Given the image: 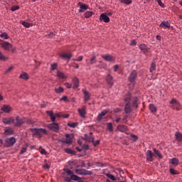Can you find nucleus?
Segmentation results:
<instances>
[{
	"label": "nucleus",
	"instance_id": "obj_1",
	"mask_svg": "<svg viewBox=\"0 0 182 182\" xmlns=\"http://www.w3.org/2000/svg\"><path fill=\"white\" fill-rule=\"evenodd\" d=\"M31 131L32 132V133H33V136H36L38 139H42L43 134H49V132H48V130L42 128H33L31 129Z\"/></svg>",
	"mask_w": 182,
	"mask_h": 182
},
{
	"label": "nucleus",
	"instance_id": "obj_2",
	"mask_svg": "<svg viewBox=\"0 0 182 182\" xmlns=\"http://www.w3.org/2000/svg\"><path fill=\"white\" fill-rule=\"evenodd\" d=\"M136 79H137V71L136 70H132L129 76L128 77V80L130 82V83H132V85H134L136 83Z\"/></svg>",
	"mask_w": 182,
	"mask_h": 182
},
{
	"label": "nucleus",
	"instance_id": "obj_3",
	"mask_svg": "<svg viewBox=\"0 0 182 182\" xmlns=\"http://www.w3.org/2000/svg\"><path fill=\"white\" fill-rule=\"evenodd\" d=\"M16 143V139L14 136H11L10 138H7L5 140V146L6 147H12L14 144Z\"/></svg>",
	"mask_w": 182,
	"mask_h": 182
},
{
	"label": "nucleus",
	"instance_id": "obj_4",
	"mask_svg": "<svg viewBox=\"0 0 182 182\" xmlns=\"http://www.w3.org/2000/svg\"><path fill=\"white\" fill-rule=\"evenodd\" d=\"M170 105L171 107H172V109H176V110H180V109H181V105H180V102L174 98L170 102Z\"/></svg>",
	"mask_w": 182,
	"mask_h": 182
},
{
	"label": "nucleus",
	"instance_id": "obj_5",
	"mask_svg": "<svg viewBox=\"0 0 182 182\" xmlns=\"http://www.w3.org/2000/svg\"><path fill=\"white\" fill-rule=\"evenodd\" d=\"M48 128L50 129V130H51L52 132H55V133H58L59 130H60V128L59 127V124L56 122L49 124L48 125Z\"/></svg>",
	"mask_w": 182,
	"mask_h": 182
},
{
	"label": "nucleus",
	"instance_id": "obj_6",
	"mask_svg": "<svg viewBox=\"0 0 182 182\" xmlns=\"http://www.w3.org/2000/svg\"><path fill=\"white\" fill-rule=\"evenodd\" d=\"M77 5L80 6V9L78 10V12L80 14H82L85 12V11H87V9H89V6L86 4H83L82 2H79Z\"/></svg>",
	"mask_w": 182,
	"mask_h": 182
},
{
	"label": "nucleus",
	"instance_id": "obj_7",
	"mask_svg": "<svg viewBox=\"0 0 182 182\" xmlns=\"http://www.w3.org/2000/svg\"><path fill=\"white\" fill-rule=\"evenodd\" d=\"M131 102L132 103V107H139V105H140V100H139V98L137 97H132Z\"/></svg>",
	"mask_w": 182,
	"mask_h": 182
},
{
	"label": "nucleus",
	"instance_id": "obj_8",
	"mask_svg": "<svg viewBox=\"0 0 182 182\" xmlns=\"http://www.w3.org/2000/svg\"><path fill=\"white\" fill-rule=\"evenodd\" d=\"M78 113L80 117L85 119V117H86V115L87 114V112H86V106H83L82 108L78 109Z\"/></svg>",
	"mask_w": 182,
	"mask_h": 182
},
{
	"label": "nucleus",
	"instance_id": "obj_9",
	"mask_svg": "<svg viewBox=\"0 0 182 182\" xmlns=\"http://www.w3.org/2000/svg\"><path fill=\"white\" fill-rule=\"evenodd\" d=\"M107 113H109V110L107 109H105L101 113H100L97 117V122H102V120H103V117H105Z\"/></svg>",
	"mask_w": 182,
	"mask_h": 182
},
{
	"label": "nucleus",
	"instance_id": "obj_10",
	"mask_svg": "<svg viewBox=\"0 0 182 182\" xmlns=\"http://www.w3.org/2000/svg\"><path fill=\"white\" fill-rule=\"evenodd\" d=\"M100 21H103L105 23H109V22H110V18L107 16V14L102 13L100 16Z\"/></svg>",
	"mask_w": 182,
	"mask_h": 182
},
{
	"label": "nucleus",
	"instance_id": "obj_11",
	"mask_svg": "<svg viewBox=\"0 0 182 182\" xmlns=\"http://www.w3.org/2000/svg\"><path fill=\"white\" fill-rule=\"evenodd\" d=\"M1 48H3L4 50H11V49H12V44L8 42H4L1 43Z\"/></svg>",
	"mask_w": 182,
	"mask_h": 182
},
{
	"label": "nucleus",
	"instance_id": "obj_12",
	"mask_svg": "<svg viewBox=\"0 0 182 182\" xmlns=\"http://www.w3.org/2000/svg\"><path fill=\"white\" fill-rule=\"evenodd\" d=\"M2 122L4 124H12L15 122V119L13 117H6L3 118Z\"/></svg>",
	"mask_w": 182,
	"mask_h": 182
},
{
	"label": "nucleus",
	"instance_id": "obj_13",
	"mask_svg": "<svg viewBox=\"0 0 182 182\" xmlns=\"http://www.w3.org/2000/svg\"><path fill=\"white\" fill-rule=\"evenodd\" d=\"M73 135L66 134H65V141H62L63 143H66V144H72V138Z\"/></svg>",
	"mask_w": 182,
	"mask_h": 182
},
{
	"label": "nucleus",
	"instance_id": "obj_14",
	"mask_svg": "<svg viewBox=\"0 0 182 182\" xmlns=\"http://www.w3.org/2000/svg\"><path fill=\"white\" fill-rule=\"evenodd\" d=\"M154 156V154H153V152H151V151H150V150L146 151V160H148V161H153Z\"/></svg>",
	"mask_w": 182,
	"mask_h": 182
},
{
	"label": "nucleus",
	"instance_id": "obj_15",
	"mask_svg": "<svg viewBox=\"0 0 182 182\" xmlns=\"http://www.w3.org/2000/svg\"><path fill=\"white\" fill-rule=\"evenodd\" d=\"M25 123V119L20 118L19 117H16V122L14 125L16 127L22 126Z\"/></svg>",
	"mask_w": 182,
	"mask_h": 182
},
{
	"label": "nucleus",
	"instance_id": "obj_16",
	"mask_svg": "<svg viewBox=\"0 0 182 182\" xmlns=\"http://www.w3.org/2000/svg\"><path fill=\"white\" fill-rule=\"evenodd\" d=\"M106 82L109 86H113L114 82H113V76L110 74H107L106 77Z\"/></svg>",
	"mask_w": 182,
	"mask_h": 182
},
{
	"label": "nucleus",
	"instance_id": "obj_17",
	"mask_svg": "<svg viewBox=\"0 0 182 182\" xmlns=\"http://www.w3.org/2000/svg\"><path fill=\"white\" fill-rule=\"evenodd\" d=\"M139 49L146 55V53H149V50H150V48L147 46L146 44H141L139 46Z\"/></svg>",
	"mask_w": 182,
	"mask_h": 182
},
{
	"label": "nucleus",
	"instance_id": "obj_18",
	"mask_svg": "<svg viewBox=\"0 0 182 182\" xmlns=\"http://www.w3.org/2000/svg\"><path fill=\"white\" fill-rule=\"evenodd\" d=\"M117 130L121 132V133H126L129 130V128L126 125L120 124L117 126Z\"/></svg>",
	"mask_w": 182,
	"mask_h": 182
},
{
	"label": "nucleus",
	"instance_id": "obj_19",
	"mask_svg": "<svg viewBox=\"0 0 182 182\" xmlns=\"http://www.w3.org/2000/svg\"><path fill=\"white\" fill-rule=\"evenodd\" d=\"M102 58L107 62H113V60H114V58H113V56L109 54L102 55Z\"/></svg>",
	"mask_w": 182,
	"mask_h": 182
},
{
	"label": "nucleus",
	"instance_id": "obj_20",
	"mask_svg": "<svg viewBox=\"0 0 182 182\" xmlns=\"http://www.w3.org/2000/svg\"><path fill=\"white\" fill-rule=\"evenodd\" d=\"M159 26L160 28H164V29H166V28L170 29L171 25L168 21H162Z\"/></svg>",
	"mask_w": 182,
	"mask_h": 182
},
{
	"label": "nucleus",
	"instance_id": "obj_21",
	"mask_svg": "<svg viewBox=\"0 0 182 182\" xmlns=\"http://www.w3.org/2000/svg\"><path fill=\"white\" fill-rule=\"evenodd\" d=\"M46 113L50 117L51 122L53 123H55V120H56V117H55L53 111H46Z\"/></svg>",
	"mask_w": 182,
	"mask_h": 182
},
{
	"label": "nucleus",
	"instance_id": "obj_22",
	"mask_svg": "<svg viewBox=\"0 0 182 182\" xmlns=\"http://www.w3.org/2000/svg\"><path fill=\"white\" fill-rule=\"evenodd\" d=\"M75 173L76 174H79L80 176H87V171L85 169H76Z\"/></svg>",
	"mask_w": 182,
	"mask_h": 182
},
{
	"label": "nucleus",
	"instance_id": "obj_23",
	"mask_svg": "<svg viewBox=\"0 0 182 182\" xmlns=\"http://www.w3.org/2000/svg\"><path fill=\"white\" fill-rule=\"evenodd\" d=\"M1 110L4 112V113H9V112H11V107L9 105H4L1 107Z\"/></svg>",
	"mask_w": 182,
	"mask_h": 182
},
{
	"label": "nucleus",
	"instance_id": "obj_24",
	"mask_svg": "<svg viewBox=\"0 0 182 182\" xmlns=\"http://www.w3.org/2000/svg\"><path fill=\"white\" fill-rule=\"evenodd\" d=\"M169 163L173 166H178L180 161L177 158H173L170 159Z\"/></svg>",
	"mask_w": 182,
	"mask_h": 182
},
{
	"label": "nucleus",
	"instance_id": "obj_25",
	"mask_svg": "<svg viewBox=\"0 0 182 182\" xmlns=\"http://www.w3.org/2000/svg\"><path fill=\"white\" fill-rule=\"evenodd\" d=\"M73 88L74 89H77L79 87V79H77V77H75L73 79Z\"/></svg>",
	"mask_w": 182,
	"mask_h": 182
},
{
	"label": "nucleus",
	"instance_id": "obj_26",
	"mask_svg": "<svg viewBox=\"0 0 182 182\" xmlns=\"http://www.w3.org/2000/svg\"><path fill=\"white\" fill-rule=\"evenodd\" d=\"M71 179L73 180L74 181L83 182V181L82 180V178L73 173L71 176Z\"/></svg>",
	"mask_w": 182,
	"mask_h": 182
},
{
	"label": "nucleus",
	"instance_id": "obj_27",
	"mask_svg": "<svg viewBox=\"0 0 182 182\" xmlns=\"http://www.w3.org/2000/svg\"><path fill=\"white\" fill-rule=\"evenodd\" d=\"M132 99H133V97H132V94H130V92H128L124 97V102H127V103H129L130 100L132 101Z\"/></svg>",
	"mask_w": 182,
	"mask_h": 182
},
{
	"label": "nucleus",
	"instance_id": "obj_28",
	"mask_svg": "<svg viewBox=\"0 0 182 182\" xmlns=\"http://www.w3.org/2000/svg\"><path fill=\"white\" fill-rule=\"evenodd\" d=\"M84 100L85 102H89V100L90 99V94H89V92L84 90Z\"/></svg>",
	"mask_w": 182,
	"mask_h": 182
},
{
	"label": "nucleus",
	"instance_id": "obj_29",
	"mask_svg": "<svg viewBox=\"0 0 182 182\" xmlns=\"http://www.w3.org/2000/svg\"><path fill=\"white\" fill-rule=\"evenodd\" d=\"M61 58L63 59H71L72 58V53H65L60 55Z\"/></svg>",
	"mask_w": 182,
	"mask_h": 182
},
{
	"label": "nucleus",
	"instance_id": "obj_30",
	"mask_svg": "<svg viewBox=\"0 0 182 182\" xmlns=\"http://www.w3.org/2000/svg\"><path fill=\"white\" fill-rule=\"evenodd\" d=\"M124 112L125 113H130L132 112V106H130V103H127L124 107Z\"/></svg>",
	"mask_w": 182,
	"mask_h": 182
},
{
	"label": "nucleus",
	"instance_id": "obj_31",
	"mask_svg": "<svg viewBox=\"0 0 182 182\" xmlns=\"http://www.w3.org/2000/svg\"><path fill=\"white\" fill-rule=\"evenodd\" d=\"M149 108L151 113H156L157 112V107L154 104H149Z\"/></svg>",
	"mask_w": 182,
	"mask_h": 182
},
{
	"label": "nucleus",
	"instance_id": "obj_32",
	"mask_svg": "<svg viewBox=\"0 0 182 182\" xmlns=\"http://www.w3.org/2000/svg\"><path fill=\"white\" fill-rule=\"evenodd\" d=\"M4 133L6 136H11L14 134V129H12L11 128H7L5 129Z\"/></svg>",
	"mask_w": 182,
	"mask_h": 182
},
{
	"label": "nucleus",
	"instance_id": "obj_33",
	"mask_svg": "<svg viewBox=\"0 0 182 182\" xmlns=\"http://www.w3.org/2000/svg\"><path fill=\"white\" fill-rule=\"evenodd\" d=\"M20 79H23L24 80H28L29 79V75H28V73H23L19 75Z\"/></svg>",
	"mask_w": 182,
	"mask_h": 182
},
{
	"label": "nucleus",
	"instance_id": "obj_34",
	"mask_svg": "<svg viewBox=\"0 0 182 182\" xmlns=\"http://www.w3.org/2000/svg\"><path fill=\"white\" fill-rule=\"evenodd\" d=\"M56 75H57L58 77H60V79H66L65 74L63 73H62L61 71L58 70Z\"/></svg>",
	"mask_w": 182,
	"mask_h": 182
},
{
	"label": "nucleus",
	"instance_id": "obj_35",
	"mask_svg": "<svg viewBox=\"0 0 182 182\" xmlns=\"http://www.w3.org/2000/svg\"><path fill=\"white\" fill-rule=\"evenodd\" d=\"M154 70H156V61L153 60L152 63L151 64V68H150L151 73L154 72Z\"/></svg>",
	"mask_w": 182,
	"mask_h": 182
},
{
	"label": "nucleus",
	"instance_id": "obj_36",
	"mask_svg": "<svg viewBox=\"0 0 182 182\" xmlns=\"http://www.w3.org/2000/svg\"><path fill=\"white\" fill-rule=\"evenodd\" d=\"M65 153H68V154H73V156H75V154H76V152L69 148H67L65 149Z\"/></svg>",
	"mask_w": 182,
	"mask_h": 182
},
{
	"label": "nucleus",
	"instance_id": "obj_37",
	"mask_svg": "<svg viewBox=\"0 0 182 182\" xmlns=\"http://www.w3.org/2000/svg\"><path fill=\"white\" fill-rule=\"evenodd\" d=\"M169 173H171V174L172 175H177V174H180V172H178V171H176V169L171 168L169 169Z\"/></svg>",
	"mask_w": 182,
	"mask_h": 182
},
{
	"label": "nucleus",
	"instance_id": "obj_38",
	"mask_svg": "<svg viewBox=\"0 0 182 182\" xmlns=\"http://www.w3.org/2000/svg\"><path fill=\"white\" fill-rule=\"evenodd\" d=\"M85 18H90L91 16H92L94 15L93 11H86L85 13Z\"/></svg>",
	"mask_w": 182,
	"mask_h": 182
},
{
	"label": "nucleus",
	"instance_id": "obj_39",
	"mask_svg": "<svg viewBox=\"0 0 182 182\" xmlns=\"http://www.w3.org/2000/svg\"><path fill=\"white\" fill-rule=\"evenodd\" d=\"M175 136L178 141H182V134L181 133H176Z\"/></svg>",
	"mask_w": 182,
	"mask_h": 182
},
{
	"label": "nucleus",
	"instance_id": "obj_40",
	"mask_svg": "<svg viewBox=\"0 0 182 182\" xmlns=\"http://www.w3.org/2000/svg\"><path fill=\"white\" fill-rule=\"evenodd\" d=\"M154 151L155 154H156V156L158 157H159V159H163V155H161V154L160 153V151L159 150L154 149Z\"/></svg>",
	"mask_w": 182,
	"mask_h": 182
},
{
	"label": "nucleus",
	"instance_id": "obj_41",
	"mask_svg": "<svg viewBox=\"0 0 182 182\" xmlns=\"http://www.w3.org/2000/svg\"><path fill=\"white\" fill-rule=\"evenodd\" d=\"M64 171L65 173H66L68 174V176H71L73 174V172L72 171H70V169L69 168H64Z\"/></svg>",
	"mask_w": 182,
	"mask_h": 182
},
{
	"label": "nucleus",
	"instance_id": "obj_42",
	"mask_svg": "<svg viewBox=\"0 0 182 182\" xmlns=\"http://www.w3.org/2000/svg\"><path fill=\"white\" fill-rule=\"evenodd\" d=\"M120 2L125 5H130V4H132V0H120Z\"/></svg>",
	"mask_w": 182,
	"mask_h": 182
},
{
	"label": "nucleus",
	"instance_id": "obj_43",
	"mask_svg": "<svg viewBox=\"0 0 182 182\" xmlns=\"http://www.w3.org/2000/svg\"><path fill=\"white\" fill-rule=\"evenodd\" d=\"M55 93H63V88L62 87H59L58 88H55Z\"/></svg>",
	"mask_w": 182,
	"mask_h": 182
},
{
	"label": "nucleus",
	"instance_id": "obj_44",
	"mask_svg": "<svg viewBox=\"0 0 182 182\" xmlns=\"http://www.w3.org/2000/svg\"><path fill=\"white\" fill-rule=\"evenodd\" d=\"M0 38H2V39H9V36H8L6 33H3L0 35Z\"/></svg>",
	"mask_w": 182,
	"mask_h": 182
},
{
	"label": "nucleus",
	"instance_id": "obj_45",
	"mask_svg": "<svg viewBox=\"0 0 182 182\" xmlns=\"http://www.w3.org/2000/svg\"><path fill=\"white\" fill-rule=\"evenodd\" d=\"M107 129L109 132H113V124L112 122L107 124Z\"/></svg>",
	"mask_w": 182,
	"mask_h": 182
},
{
	"label": "nucleus",
	"instance_id": "obj_46",
	"mask_svg": "<svg viewBox=\"0 0 182 182\" xmlns=\"http://www.w3.org/2000/svg\"><path fill=\"white\" fill-rule=\"evenodd\" d=\"M22 25H23L25 28H31V26H32V23H28L26 21H23Z\"/></svg>",
	"mask_w": 182,
	"mask_h": 182
},
{
	"label": "nucleus",
	"instance_id": "obj_47",
	"mask_svg": "<svg viewBox=\"0 0 182 182\" xmlns=\"http://www.w3.org/2000/svg\"><path fill=\"white\" fill-rule=\"evenodd\" d=\"M107 176L110 178V180H112V181H116V177H114V176H113L112 174L110 173H107Z\"/></svg>",
	"mask_w": 182,
	"mask_h": 182
},
{
	"label": "nucleus",
	"instance_id": "obj_48",
	"mask_svg": "<svg viewBox=\"0 0 182 182\" xmlns=\"http://www.w3.org/2000/svg\"><path fill=\"white\" fill-rule=\"evenodd\" d=\"M6 59L8 58L2 54L1 51H0V60H6Z\"/></svg>",
	"mask_w": 182,
	"mask_h": 182
},
{
	"label": "nucleus",
	"instance_id": "obj_49",
	"mask_svg": "<svg viewBox=\"0 0 182 182\" xmlns=\"http://www.w3.org/2000/svg\"><path fill=\"white\" fill-rule=\"evenodd\" d=\"M90 65H93V63H95V62H96V56H92L90 60Z\"/></svg>",
	"mask_w": 182,
	"mask_h": 182
},
{
	"label": "nucleus",
	"instance_id": "obj_50",
	"mask_svg": "<svg viewBox=\"0 0 182 182\" xmlns=\"http://www.w3.org/2000/svg\"><path fill=\"white\" fill-rule=\"evenodd\" d=\"M68 126H69V127H76V126H77V124H76L75 122H71L68 123Z\"/></svg>",
	"mask_w": 182,
	"mask_h": 182
},
{
	"label": "nucleus",
	"instance_id": "obj_51",
	"mask_svg": "<svg viewBox=\"0 0 182 182\" xmlns=\"http://www.w3.org/2000/svg\"><path fill=\"white\" fill-rule=\"evenodd\" d=\"M51 70H55L58 68V64L53 63L50 65Z\"/></svg>",
	"mask_w": 182,
	"mask_h": 182
},
{
	"label": "nucleus",
	"instance_id": "obj_52",
	"mask_svg": "<svg viewBox=\"0 0 182 182\" xmlns=\"http://www.w3.org/2000/svg\"><path fill=\"white\" fill-rule=\"evenodd\" d=\"M99 143H100V140H97V141H95V139L92 138L93 146H97V144H99Z\"/></svg>",
	"mask_w": 182,
	"mask_h": 182
},
{
	"label": "nucleus",
	"instance_id": "obj_53",
	"mask_svg": "<svg viewBox=\"0 0 182 182\" xmlns=\"http://www.w3.org/2000/svg\"><path fill=\"white\" fill-rule=\"evenodd\" d=\"M27 147L26 146H24L21 149V151H20V154H23V153H26V150H27Z\"/></svg>",
	"mask_w": 182,
	"mask_h": 182
},
{
	"label": "nucleus",
	"instance_id": "obj_54",
	"mask_svg": "<svg viewBox=\"0 0 182 182\" xmlns=\"http://www.w3.org/2000/svg\"><path fill=\"white\" fill-rule=\"evenodd\" d=\"M131 137H132V140L133 141H137V136H136V135H134V134H132L131 135Z\"/></svg>",
	"mask_w": 182,
	"mask_h": 182
},
{
	"label": "nucleus",
	"instance_id": "obj_55",
	"mask_svg": "<svg viewBox=\"0 0 182 182\" xmlns=\"http://www.w3.org/2000/svg\"><path fill=\"white\" fill-rule=\"evenodd\" d=\"M60 101H63V102H69V100H68V97L67 96H63V97H61L60 99Z\"/></svg>",
	"mask_w": 182,
	"mask_h": 182
},
{
	"label": "nucleus",
	"instance_id": "obj_56",
	"mask_svg": "<svg viewBox=\"0 0 182 182\" xmlns=\"http://www.w3.org/2000/svg\"><path fill=\"white\" fill-rule=\"evenodd\" d=\"M75 60V62H82V60H83V56L80 55Z\"/></svg>",
	"mask_w": 182,
	"mask_h": 182
},
{
	"label": "nucleus",
	"instance_id": "obj_57",
	"mask_svg": "<svg viewBox=\"0 0 182 182\" xmlns=\"http://www.w3.org/2000/svg\"><path fill=\"white\" fill-rule=\"evenodd\" d=\"M18 9H19L18 6H14L13 7H11V10L14 12V11H18Z\"/></svg>",
	"mask_w": 182,
	"mask_h": 182
},
{
	"label": "nucleus",
	"instance_id": "obj_58",
	"mask_svg": "<svg viewBox=\"0 0 182 182\" xmlns=\"http://www.w3.org/2000/svg\"><path fill=\"white\" fill-rule=\"evenodd\" d=\"M136 45H137V41H136V40H132L131 43H130V46H136Z\"/></svg>",
	"mask_w": 182,
	"mask_h": 182
},
{
	"label": "nucleus",
	"instance_id": "obj_59",
	"mask_svg": "<svg viewBox=\"0 0 182 182\" xmlns=\"http://www.w3.org/2000/svg\"><path fill=\"white\" fill-rule=\"evenodd\" d=\"M157 3L159 5V6H161V8H164V4L161 2V0H159V1H157Z\"/></svg>",
	"mask_w": 182,
	"mask_h": 182
},
{
	"label": "nucleus",
	"instance_id": "obj_60",
	"mask_svg": "<svg viewBox=\"0 0 182 182\" xmlns=\"http://www.w3.org/2000/svg\"><path fill=\"white\" fill-rule=\"evenodd\" d=\"M65 86L67 87L68 89H70V87H72V84H70L69 82H65Z\"/></svg>",
	"mask_w": 182,
	"mask_h": 182
},
{
	"label": "nucleus",
	"instance_id": "obj_61",
	"mask_svg": "<svg viewBox=\"0 0 182 182\" xmlns=\"http://www.w3.org/2000/svg\"><path fill=\"white\" fill-rule=\"evenodd\" d=\"M82 149H84V150H89L90 147H89V145L87 144H84L82 146Z\"/></svg>",
	"mask_w": 182,
	"mask_h": 182
},
{
	"label": "nucleus",
	"instance_id": "obj_62",
	"mask_svg": "<svg viewBox=\"0 0 182 182\" xmlns=\"http://www.w3.org/2000/svg\"><path fill=\"white\" fill-rule=\"evenodd\" d=\"M12 69H14V67H9V68L5 71V73H9V72H11V70H12Z\"/></svg>",
	"mask_w": 182,
	"mask_h": 182
},
{
	"label": "nucleus",
	"instance_id": "obj_63",
	"mask_svg": "<svg viewBox=\"0 0 182 182\" xmlns=\"http://www.w3.org/2000/svg\"><path fill=\"white\" fill-rule=\"evenodd\" d=\"M54 116L55 117V119L56 117H58V118L62 117V114L60 113L54 114Z\"/></svg>",
	"mask_w": 182,
	"mask_h": 182
},
{
	"label": "nucleus",
	"instance_id": "obj_64",
	"mask_svg": "<svg viewBox=\"0 0 182 182\" xmlns=\"http://www.w3.org/2000/svg\"><path fill=\"white\" fill-rule=\"evenodd\" d=\"M40 153L41 154H46V150L45 149H41V150L40 151Z\"/></svg>",
	"mask_w": 182,
	"mask_h": 182
}]
</instances>
